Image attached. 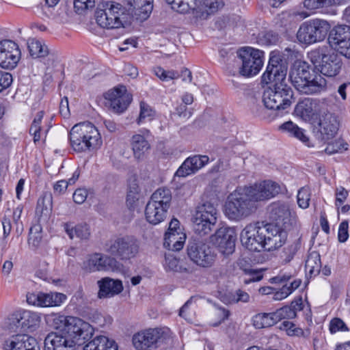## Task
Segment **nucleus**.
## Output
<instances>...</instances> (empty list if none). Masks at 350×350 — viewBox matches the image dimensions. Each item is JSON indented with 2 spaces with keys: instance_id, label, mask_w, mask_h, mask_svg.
<instances>
[{
  "instance_id": "nucleus-1",
  "label": "nucleus",
  "mask_w": 350,
  "mask_h": 350,
  "mask_svg": "<svg viewBox=\"0 0 350 350\" xmlns=\"http://www.w3.org/2000/svg\"><path fill=\"white\" fill-rule=\"evenodd\" d=\"M93 328L87 322L77 317H69L66 328L59 332H51L45 338L44 347L63 349L77 348L81 341L88 340L92 335Z\"/></svg>"
},
{
  "instance_id": "nucleus-2",
  "label": "nucleus",
  "mask_w": 350,
  "mask_h": 350,
  "mask_svg": "<svg viewBox=\"0 0 350 350\" xmlns=\"http://www.w3.org/2000/svg\"><path fill=\"white\" fill-rule=\"evenodd\" d=\"M289 79L293 85L302 94H317L326 89V80L320 75L313 77L309 66L304 62H296L293 65L290 71Z\"/></svg>"
},
{
  "instance_id": "nucleus-3",
  "label": "nucleus",
  "mask_w": 350,
  "mask_h": 350,
  "mask_svg": "<svg viewBox=\"0 0 350 350\" xmlns=\"http://www.w3.org/2000/svg\"><path fill=\"white\" fill-rule=\"evenodd\" d=\"M72 148L79 152L96 149L102 144L98 129L89 122L75 124L69 133Z\"/></svg>"
},
{
  "instance_id": "nucleus-4",
  "label": "nucleus",
  "mask_w": 350,
  "mask_h": 350,
  "mask_svg": "<svg viewBox=\"0 0 350 350\" xmlns=\"http://www.w3.org/2000/svg\"><path fill=\"white\" fill-rule=\"evenodd\" d=\"M257 209V204L250 198L243 187H239L227 198L224 206L226 216L230 220L239 221L252 213Z\"/></svg>"
},
{
  "instance_id": "nucleus-5",
  "label": "nucleus",
  "mask_w": 350,
  "mask_h": 350,
  "mask_svg": "<svg viewBox=\"0 0 350 350\" xmlns=\"http://www.w3.org/2000/svg\"><path fill=\"white\" fill-rule=\"evenodd\" d=\"M308 57L315 68L327 77L338 75L343 66L341 57L327 46H319L312 50Z\"/></svg>"
},
{
  "instance_id": "nucleus-6",
  "label": "nucleus",
  "mask_w": 350,
  "mask_h": 350,
  "mask_svg": "<svg viewBox=\"0 0 350 350\" xmlns=\"http://www.w3.org/2000/svg\"><path fill=\"white\" fill-rule=\"evenodd\" d=\"M96 23L107 29H118L130 25L124 8L118 3L107 1L97 8L95 14Z\"/></svg>"
},
{
  "instance_id": "nucleus-7",
  "label": "nucleus",
  "mask_w": 350,
  "mask_h": 350,
  "mask_svg": "<svg viewBox=\"0 0 350 350\" xmlns=\"http://www.w3.org/2000/svg\"><path fill=\"white\" fill-rule=\"evenodd\" d=\"M187 255L191 261L202 268L211 267L217 258L209 243L198 237H193L188 241Z\"/></svg>"
},
{
  "instance_id": "nucleus-8",
  "label": "nucleus",
  "mask_w": 350,
  "mask_h": 350,
  "mask_svg": "<svg viewBox=\"0 0 350 350\" xmlns=\"http://www.w3.org/2000/svg\"><path fill=\"white\" fill-rule=\"evenodd\" d=\"M293 91L286 83L269 86L265 90L262 101L267 109L284 110L292 104Z\"/></svg>"
},
{
  "instance_id": "nucleus-9",
  "label": "nucleus",
  "mask_w": 350,
  "mask_h": 350,
  "mask_svg": "<svg viewBox=\"0 0 350 350\" xmlns=\"http://www.w3.org/2000/svg\"><path fill=\"white\" fill-rule=\"evenodd\" d=\"M331 26L323 19L314 18L304 22L297 33L298 40L305 44H312L323 40Z\"/></svg>"
},
{
  "instance_id": "nucleus-10",
  "label": "nucleus",
  "mask_w": 350,
  "mask_h": 350,
  "mask_svg": "<svg viewBox=\"0 0 350 350\" xmlns=\"http://www.w3.org/2000/svg\"><path fill=\"white\" fill-rule=\"evenodd\" d=\"M139 250V243L133 236H118L105 244V250L115 258L128 260L136 256Z\"/></svg>"
},
{
  "instance_id": "nucleus-11",
  "label": "nucleus",
  "mask_w": 350,
  "mask_h": 350,
  "mask_svg": "<svg viewBox=\"0 0 350 350\" xmlns=\"http://www.w3.org/2000/svg\"><path fill=\"white\" fill-rule=\"evenodd\" d=\"M217 221V209L211 202H206L198 206L193 218V228L198 236L211 233Z\"/></svg>"
},
{
  "instance_id": "nucleus-12",
  "label": "nucleus",
  "mask_w": 350,
  "mask_h": 350,
  "mask_svg": "<svg viewBox=\"0 0 350 350\" xmlns=\"http://www.w3.org/2000/svg\"><path fill=\"white\" fill-rule=\"evenodd\" d=\"M269 217L275 221V224L284 228V230H297L299 223L296 214L291 212L287 204L281 202H275L269 206Z\"/></svg>"
},
{
  "instance_id": "nucleus-13",
  "label": "nucleus",
  "mask_w": 350,
  "mask_h": 350,
  "mask_svg": "<svg viewBox=\"0 0 350 350\" xmlns=\"http://www.w3.org/2000/svg\"><path fill=\"white\" fill-rule=\"evenodd\" d=\"M287 66L281 55L272 52L266 71L262 76V82L271 85L285 83Z\"/></svg>"
},
{
  "instance_id": "nucleus-14",
  "label": "nucleus",
  "mask_w": 350,
  "mask_h": 350,
  "mask_svg": "<svg viewBox=\"0 0 350 350\" xmlns=\"http://www.w3.org/2000/svg\"><path fill=\"white\" fill-rule=\"evenodd\" d=\"M264 232L262 229V223L256 222L247 225L241 232L243 246L252 252L265 250Z\"/></svg>"
},
{
  "instance_id": "nucleus-15",
  "label": "nucleus",
  "mask_w": 350,
  "mask_h": 350,
  "mask_svg": "<svg viewBox=\"0 0 350 350\" xmlns=\"http://www.w3.org/2000/svg\"><path fill=\"white\" fill-rule=\"evenodd\" d=\"M263 54L262 51L252 48L239 53V57L241 61L239 74L244 77L258 74L263 65Z\"/></svg>"
},
{
  "instance_id": "nucleus-16",
  "label": "nucleus",
  "mask_w": 350,
  "mask_h": 350,
  "mask_svg": "<svg viewBox=\"0 0 350 350\" xmlns=\"http://www.w3.org/2000/svg\"><path fill=\"white\" fill-rule=\"evenodd\" d=\"M328 42L339 53L350 59V26L341 25L335 27L329 34Z\"/></svg>"
},
{
  "instance_id": "nucleus-17",
  "label": "nucleus",
  "mask_w": 350,
  "mask_h": 350,
  "mask_svg": "<svg viewBox=\"0 0 350 350\" xmlns=\"http://www.w3.org/2000/svg\"><path fill=\"white\" fill-rule=\"evenodd\" d=\"M243 188L250 198L254 200V204H257V202L269 200L280 192V186L271 180H265Z\"/></svg>"
},
{
  "instance_id": "nucleus-18",
  "label": "nucleus",
  "mask_w": 350,
  "mask_h": 350,
  "mask_svg": "<svg viewBox=\"0 0 350 350\" xmlns=\"http://www.w3.org/2000/svg\"><path fill=\"white\" fill-rule=\"evenodd\" d=\"M314 133L322 140L333 138L337 133L339 122L337 118L331 113H325L319 116L313 124Z\"/></svg>"
},
{
  "instance_id": "nucleus-19",
  "label": "nucleus",
  "mask_w": 350,
  "mask_h": 350,
  "mask_svg": "<svg viewBox=\"0 0 350 350\" xmlns=\"http://www.w3.org/2000/svg\"><path fill=\"white\" fill-rule=\"evenodd\" d=\"M83 269L90 272L97 271H120L122 265L114 257L95 253L83 262Z\"/></svg>"
},
{
  "instance_id": "nucleus-20",
  "label": "nucleus",
  "mask_w": 350,
  "mask_h": 350,
  "mask_svg": "<svg viewBox=\"0 0 350 350\" xmlns=\"http://www.w3.org/2000/svg\"><path fill=\"white\" fill-rule=\"evenodd\" d=\"M262 229L265 231L263 232L265 250H275L285 243L287 237L286 231L288 230H284V228L276 224H263L262 223Z\"/></svg>"
},
{
  "instance_id": "nucleus-21",
  "label": "nucleus",
  "mask_w": 350,
  "mask_h": 350,
  "mask_svg": "<svg viewBox=\"0 0 350 350\" xmlns=\"http://www.w3.org/2000/svg\"><path fill=\"white\" fill-rule=\"evenodd\" d=\"M40 323L39 314L29 310L12 314L9 318V326L12 329L21 328L25 331H33Z\"/></svg>"
},
{
  "instance_id": "nucleus-22",
  "label": "nucleus",
  "mask_w": 350,
  "mask_h": 350,
  "mask_svg": "<svg viewBox=\"0 0 350 350\" xmlns=\"http://www.w3.org/2000/svg\"><path fill=\"white\" fill-rule=\"evenodd\" d=\"M105 98L114 112L121 113L132 101V95L127 92L125 86L120 85L108 91L105 94Z\"/></svg>"
},
{
  "instance_id": "nucleus-23",
  "label": "nucleus",
  "mask_w": 350,
  "mask_h": 350,
  "mask_svg": "<svg viewBox=\"0 0 350 350\" xmlns=\"http://www.w3.org/2000/svg\"><path fill=\"white\" fill-rule=\"evenodd\" d=\"M21 58V51L14 42L5 40L0 42V66L6 69L16 67Z\"/></svg>"
},
{
  "instance_id": "nucleus-24",
  "label": "nucleus",
  "mask_w": 350,
  "mask_h": 350,
  "mask_svg": "<svg viewBox=\"0 0 350 350\" xmlns=\"http://www.w3.org/2000/svg\"><path fill=\"white\" fill-rule=\"evenodd\" d=\"M161 329H148L135 334L133 343L137 350H151L157 347V343L162 337Z\"/></svg>"
},
{
  "instance_id": "nucleus-25",
  "label": "nucleus",
  "mask_w": 350,
  "mask_h": 350,
  "mask_svg": "<svg viewBox=\"0 0 350 350\" xmlns=\"http://www.w3.org/2000/svg\"><path fill=\"white\" fill-rule=\"evenodd\" d=\"M294 111L304 121L314 124L319 116V102L310 98H304L298 102Z\"/></svg>"
},
{
  "instance_id": "nucleus-26",
  "label": "nucleus",
  "mask_w": 350,
  "mask_h": 350,
  "mask_svg": "<svg viewBox=\"0 0 350 350\" xmlns=\"http://www.w3.org/2000/svg\"><path fill=\"white\" fill-rule=\"evenodd\" d=\"M236 235L230 228H221L213 235V241L220 252L225 256L232 254L235 247Z\"/></svg>"
},
{
  "instance_id": "nucleus-27",
  "label": "nucleus",
  "mask_w": 350,
  "mask_h": 350,
  "mask_svg": "<svg viewBox=\"0 0 350 350\" xmlns=\"http://www.w3.org/2000/svg\"><path fill=\"white\" fill-rule=\"evenodd\" d=\"M209 158L206 155L197 154L187 158L178 167L175 175L178 177H186L196 174L208 163Z\"/></svg>"
},
{
  "instance_id": "nucleus-28",
  "label": "nucleus",
  "mask_w": 350,
  "mask_h": 350,
  "mask_svg": "<svg viewBox=\"0 0 350 350\" xmlns=\"http://www.w3.org/2000/svg\"><path fill=\"white\" fill-rule=\"evenodd\" d=\"M99 287L98 297H111L118 295L123 290L122 283L119 280L104 278L98 281Z\"/></svg>"
},
{
  "instance_id": "nucleus-29",
  "label": "nucleus",
  "mask_w": 350,
  "mask_h": 350,
  "mask_svg": "<svg viewBox=\"0 0 350 350\" xmlns=\"http://www.w3.org/2000/svg\"><path fill=\"white\" fill-rule=\"evenodd\" d=\"M143 135L136 134L131 138V146L135 158L138 160L144 157L145 152L150 148V145L146 139L150 135L148 130L142 131Z\"/></svg>"
},
{
  "instance_id": "nucleus-30",
  "label": "nucleus",
  "mask_w": 350,
  "mask_h": 350,
  "mask_svg": "<svg viewBox=\"0 0 350 350\" xmlns=\"http://www.w3.org/2000/svg\"><path fill=\"white\" fill-rule=\"evenodd\" d=\"M283 310H279L269 313H259L253 317V325L257 329H261L273 326L282 320Z\"/></svg>"
},
{
  "instance_id": "nucleus-31",
  "label": "nucleus",
  "mask_w": 350,
  "mask_h": 350,
  "mask_svg": "<svg viewBox=\"0 0 350 350\" xmlns=\"http://www.w3.org/2000/svg\"><path fill=\"white\" fill-rule=\"evenodd\" d=\"M168 209L156 203L148 202L145 208V217L148 222L157 225L163 221L167 217Z\"/></svg>"
},
{
  "instance_id": "nucleus-32",
  "label": "nucleus",
  "mask_w": 350,
  "mask_h": 350,
  "mask_svg": "<svg viewBox=\"0 0 350 350\" xmlns=\"http://www.w3.org/2000/svg\"><path fill=\"white\" fill-rule=\"evenodd\" d=\"M128 5L133 8L135 15L142 20L146 19L152 12L153 0H126Z\"/></svg>"
},
{
  "instance_id": "nucleus-33",
  "label": "nucleus",
  "mask_w": 350,
  "mask_h": 350,
  "mask_svg": "<svg viewBox=\"0 0 350 350\" xmlns=\"http://www.w3.org/2000/svg\"><path fill=\"white\" fill-rule=\"evenodd\" d=\"M63 227L71 239L77 237L81 240H87L90 237V229L86 224H79L73 226L71 223H64Z\"/></svg>"
},
{
  "instance_id": "nucleus-34",
  "label": "nucleus",
  "mask_w": 350,
  "mask_h": 350,
  "mask_svg": "<svg viewBox=\"0 0 350 350\" xmlns=\"http://www.w3.org/2000/svg\"><path fill=\"white\" fill-rule=\"evenodd\" d=\"M279 129L280 131H282L284 133H286L289 136L299 139L303 143H304L307 146H311L309 138L305 134V131L301 128L299 127L296 124L293 123L292 121H287L283 123L280 126Z\"/></svg>"
},
{
  "instance_id": "nucleus-35",
  "label": "nucleus",
  "mask_w": 350,
  "mask_h": 350,
  "mask_svg": "<svg viewBox=\"0 0 350 350\" xmlns=\"http://www.w3.org/2000/svg\"><path fill=\"white\" fill-rule=\"evenodd\" d=\"M83 350H118V345L114 340L99 336L90 341Z\"/></svg>"
},
{
  "instance_id": "nucleus-36",
  "label": "nucleus",
  "mask_w": 350,
  "mask_h": 350,
  "mask_svg": "<svg viewBox=\"0 0 350 350\" xmlns=\"http://www.w3.org/2000/svg\"><path fill=\"white\" fill-rule=\"evenodd\" d=\"M172 10L186 13L189 10H197L202 5L203 0H165Z\"/></svg>"
},
{
  "instance_id": "nucleus-37",
  "label": "nucleus",
  "mask_w": 350,
  "mask_h": 350,
  "mask_svg": "<svg viewBox=\"0 0 350 350\" xmlns=\"http://www.w3.org/2000/svg\"><path fill=\"white\" fill-rule=\"evenodd\" d=\"M172 201V193L170 189L162 187L157 189L151 196L149 202L169 209Z\"/></svg>"
},
{
  "instance_id": "nucleus-38",
  "label": "nucleus",
  "mask_w": 350,
  "mask_h": 350,
  "mask_svg": "<svg viewBox=\"0 0 350 350\" xmlns=\"http://www.w3.org/2000/svg\"><path fill=\"white\" fill-rule=\"evenodd\" d=\"M305 267L311 276L317 275L320 273L321 262L319 252L313 251L308 254L306 260Z\"/></svg>"
},
{
  "instance_id": "nucleus-39",
  "label": "nucleus",
  "mask_w": 350,
  "mask_h": 350,
  "mask_svg": "<svg viewBox=\"0 0 350 350\" xmlns=\"http://www.w3.org/2000/svg\"><path fill=\"white\" fill-rule=\"evenodd\" d=\"M28 49L31 56L34 58L44 57L49 53L48 46L42 42L36 39L29 40Z\"/></svg>"
},
{
  "instance_id": "nucleus-40",
  "label": "nucleus",
  "mask_w": 350,
  "mask_h": 350,
  "mask_svg": "<svg viewBox=\"0 0 350 350\" xmlns=\"http://www.w3.org/2000/svg\"><path fill=\"white\" fill-rule=\"evenodd\" d=\"M303 309V301L301 297L295 299L291 304V306H285L279 308V310H283L282 319H293L296 317L297 311Z\"/></svg>"
},
{
  "instance_id": "nucleus-41",
  "label": "nucleus",
  "mask_w": 350,
  "mask_h": 350,
  "mask_svg": "<svg viewBox=\"0 0 350 350\" xmlns=\"http://www.w3.org/2000/svg\"><path fill=\"white\" fill-rule=\"evenodd\" d=\"M27 301L28 304L40 306L50 307L49 293H30L27 295Z\"/></svg>"
},
{
  "instance_id": "nucleus-42",
  "label": "nucleus",
  "mask_w": 350,
  "mask_h": 350,
  "mask_svg": "<svg viewBox=\"0 0 350 350\" xmlns=\"http://www.w3.org/2000/svg\"><path fill=\"white\" fill-rule=\"evenodd\" d=\"M155 111L144 102L140 103V113L137 123L140 124L146 120L150 121L155 116Z\"/></svg>"
},
{
  "instance_id": "nucleus-43",
  "label": "nucleus",
  "mask_w": 350,
  "mask_h": 350,
  "mask_svg": "<svg viewBox=\"0 0 350 350\" xmlns=\"http://www.w3.org/2000/svg\"><path fill=\"white\" fill-rule=\"evenodd\" d=\"M44 113L40 111L36 115L33 122L31 125L29 133L33 135V142L36 143L40 139V130H41V122L43 118Z\"/></svg>"
},
{
  "instance_id": "nucleus-44",
  "label": "nucleus",
  "mask_w": 350,
  "mask_h": 350,
  "mask_svg": "<svg viewBox=\"0 0 350 350\" xmlns=\"http://www.w3.org/2000/svg\"><path fill=\"white\" fill-rule=\"evenodd\" d=\"M21 350H40L37 340L28 334H20Z\"/></svg>"
},
{
  "instance_id": "nucleus-45",
  "label": "nucleus",
  "mask_w": 350,
  "mask_h": 350,
  "mask_svg": "<svg viewBox=\"0 0 350 350\" xmlns=\"http://www.w3.org/2000/svg\"><path fill=\"white\" fill-rule=\"evenodd\" d=\"M42 228L39 225L31 227L29 233L28 243L33 247H37L41 243L42 237L41 234Z\"/></svg>"
},
{
  "instance_id": "nucleus-46",
  "label": "nucleus",
  "mask_w": 350,
  "mask_h": 350,
  "mask_svg": "<svg viewBox=\"0 0 350 350\" xmlns=\"http://www.w3.org/2000/svg\"><path fill=\"white\" fill-rule=\"evenodd\" d=\"M310 191L309 187H303L297 193V204L302 208H307L310 205Z\"/></svg>"
},
{
  "instance_id": "nucleus-47",
  "label": "nucleus",
  "mask_w": 350,
  "mask_h": 350,
  "mask_svg": "<svg viewBox=\"0 0 350 350\" xmlns=\"http://www.w3.org/2000/svg\"><path fill=\"white\" fill-rule=\"evenodd\" d=\"M154 72L162 81H168L170 79H177L179 77V73L176 70H165L161 67H157L154 69Z\"/></svg>"
},
{
  "instance_id": "nucleus-48",
  "label": "nucleus",
  "mask_w": 350,
  "mask_h": 350,
  "mask_svg": "<svg viewBox=\"0 0 350 350\" xmlns=\"http://www.w3.org/2000/svg\"><path fill=\"white\" fill-rule=\"evenodd\" d=\"M163 266L166 271L177 272L180 267L179 260L173 255L166 254Z\"/></svg>"
},
{
  "instance_id": "nucleus-49",
  "label": "nucleus",
  "mask_w": 350,
  "mask_h": 350,
  "mask_svg": "<svg viewBox=\"0 0 350 350\" xmlns=\"http://www.w3.org/2000/svg\"><path fill=\"white\" fill-rule=\"evenodd\" d=\"M299 248V244L297 242H294L285 247L283 250L282 256V257L284 258V261L285 262H289L293 259Z\"/></svg>"
},
{
  "instance_id": "nucleus-50",
  "label": "nucleus",
  "mask_w": 350,
  "mask_h": 350,
  "mask_svg": "<svg viewBox=\"0 0 350 350\" xmlns=\"http://www.w3.org/2000/svg\"><path fill=\"white\" fill-rule=\"evenodd\" d=\"M139 187L136 183L135 180H133L129 185V191L127 194L126 202L132 205L136 200H138V194L139 192Z\"/></svg>"
},
{
  "instance_id": "nucleus-51",
  "label": "nucleus",
  "mask_w": 350,
  "mask_h": 350,
  "mask_svg": "<svg viewBox=\"0 0 350 350\" xmlns=\"http://www.w3.org/2000/svg\"><path fill=\"white\" fill-rule=\"evenodd\" d=\"M20 334L9 337L4 342L3 350H21Z\"/></svg>"
},
{
  "instance_id": "nucleus-52",
  "label": "nucleus",
  "mask_w": 350,
  "mask_h": 350,
  "mask_svg": "<svg viewBox=\"0 0 350 350\" xmlns=\"http://www.w3.org/2000/svg\"><path fill=\"white\" fill-rule=\"evenodd\" d=\"M329 330L332 334H334L337 332H347L349 329L342 319L334 318L330 321Z\"/></svg>"
},
{
  "instance_id": "nucleus-53",
  "label": "nucleus",
  "mask_w": 350,
  "mask_h": 350,
  "mask_svg": "<svg viewBox=\"0 0 350 350\" xmlns=\"http://www.w3.org/2000/svg\"><path fill=\"white\" fill-rule=\"evenodd\" d=\"M51 320L53 321V326L55 329H64L68 324L69 317H66L59 314H54L51 315Z\"/></svg>"
},
{
  "instance_id": "nucleus-54",
  "label": "nucleus",
  "mask_w": 350,
  "mask_h": 350,
  "mask_svg": "<svg viewBox=\"0 0 350 350\" xmlns=\"http://www.w3.org/2000/svg\"><path fill=\"white\" fill-rule=\"evenodd\" d=\"M304 7L309 10H314L321 8L329 6V0H305Z\"/></svg>"
},
{
  "instance_id": "nucleus-55",
  "label": "nucleus",
  "mask_w": 350,
  "mask_h": 350,
  "mask_svg": "<svg viewBox=\"0 0 350 350\" xmlns=\"http://www.w3.org/2000/svg\"><path fill=\"white\" fill-rule=\"evenodd\" d=\"M12 75L8 72L0 70V92L8 89L12 83Z\"/></svg>"
},
{
  "instance_id": "nucleus-56",
  "label": "nucleus",
  "mask_w": 350,
  "mask_h": 350,
  "mask_svg": "<svg viewBox=\"0 0 350 350\" xmlns=\"http://www.w3.org/2000/svg\"><path fill=\"white\" fill-rule=\"evenodd\" d=\"M250 297L247 293L239 289L234 293V294L231 295L229 303H238L239 301L247 303L250 301Z\"/></svg>"
},
{
  "instance_id": "nucleus-57",
  "label": "nucleus",
  "mask_w": 350,
  "mask_h": 350,
  "mask_svg": "<svg viewBox=\"0 0 350 350\" xmlns=\"http://www.w3.org/2000/svg\"><path fill=\"white\" fill-rule=\"evenodd\" d=\"M66 298V295L61 293H49L50 307L60 306Z\"/></svg>"
},
{
  "instance_id": "nucleus-58",
  "label": "nucleus",
  "mask_w": 350,
  "mask_h": 350,
  "mask_svg": "<svg viewBox=\"0 0 350 350\" xmlns=\"http://www.w3.org/2000/svg\"><path fill=\"white\" fill-rule=\"evenodd\" d=\"M248 277L243 279V283L248 284L251 282H258L263 278V275L261 271L256 269H251L246 273Z\"/></svg>"
},
{
  "instance_id": "nucleus-59",
  "label": "nucleus",
  "mask_w": 350,
  "mask_h": 350,
  "mask_svg": "<svg viewBox=\"0 0 350 350\" xmlns=\"http://www.w3.org/2000/svg\"><path fill=\"white\" fill-rule=\"evenodd\" d=\"M95 5V0H75L74 7L77 12L92 8Z\"/></svg>"
},
{
  "instance_id": "nucleus-60",
  "label": "nucleus",
  "mask_w": 350,
  "mask_h": 350,
  "mask_svg": "<svg viewBox=\"0 0 350 350\" xmlns=\"http://www.w3.org/2000/svg\"><path fill=\"white\" fill-rule=\"evenodd\" d=\"M88 194V192L87 189L84 188H79L76 189L73 193V200L75 203L81 204L85 201Z\"/></svg>"
},
{
  "instance_id": "nucleus-61",
  "label": "nucleus",
  "mask_w": 350,
  "mask_h": 350,
  "mask_svg": "<svg viewBox=\"0 0 350 350\" xmlns=\"http://www.w3.org/2000/svg\"><path fill=\"white\" fill-rule=\"evenodd\" d=\"M349 237L348 233V223L344 221L340 223L338 229V241L341 243L345 242Z\"/></svg>"
},
{
  "instance_id": "nucleus-62",
  "label": "nucleus",
  "mask_w": 350,
  "mask_h": 350,
  "mask_svg": "<svg viewBox=\"0 0 350 350\" xmlns=\"http://www.w3.org/2000/svg\"><path fill=\"white\" fill-rule=\"evenodd\" d=\"M180 237H183L180 232L167 231L165 234V241L163 243L164 246L167 247L168 246L171 245V244L174 243L176 241L179 239Z\"/></svg>"
},
{
  "instance_id": "nucleus-63",
  "label": "nucleus",
  "mask_w": 350,
  "mask_h": 350,
  "mask_svg": "<svg viewBox=\"0 0 350 350\" xmlns=\"http://www.w3.org/2000/svg\"><path fill=\"white\" fill-rule=\"evenodd\" d=\"M230 314V312L221 307H217L215 311L214 312V315L218 317L219 320L217 323H215L213 324V326H217L223 321H224L226 319H228Z\"/></svg>"
},
{
  "instance_id": "nucleus-64",
  "label": "nucleus",
  "mask_w": 350,
  "mask_h": 350,
  "mask_svg": "<svg viewBox=\"0 0 350 350\" xmlns=\"http://www.w3.org/2000/svg\"><path fill=\"white\" fill-rule=\"evenodd\" d=\"M273 299L280 301L285 299L291 295V291L287 288V284H284L278 291L273 292Z\"/></svg>"
}]
</instances>
